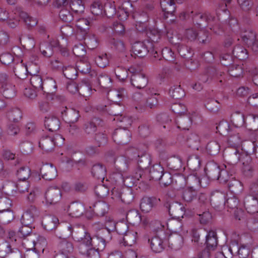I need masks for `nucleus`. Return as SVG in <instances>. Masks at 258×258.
I'll list each match as a JSON object with an SVG mask.
<instances>
[{
	"label": "nucleus",
	"instance_id": "1",
	"mask_svg": "<svg viewBox=\"0 0 258 258\" xmlns=\"http://www.w3.org/2000/svg\"><path fill=\"white\" fill-rule=\"evenodd\" d=\"M77 229V230L74 233V239L80 242L78 246L80 253L87 257L98 255L99 251L91 245V237L90 235L83 227Z\"/></svg>",
	"mask_w": 258,
	"mask_h": 258
},
{
	"label": "nucleus",
	"instance_id": "2",
	"mask_svg": "<svg viewBox=\"0 0 258 258\" xmlns=\"http://www.w3.org/2000/svg\"><path fill=\"white\" fill-rule=\"evenodd\" d=\"M179 17L182 20H185L191 17L193 19L194 23L195 25H197V27L199 28L207 26L206 24H204L202 22H205V23L210 26H214L218 24L219 20L218 17H215L210 13L194 14L193 11H191L190 12H182L180 13Z\"/></svg>",
	"mask_w": 258,
	"mask_h": 258
},
{
	"label": "nucleus",
	"instance_id": "3",
	"mask_svg": "<svg viewBox=\"0 0 258 258\" xmlns=\"http://www.w3.org/2000/svg\"><path fill=\"white\" fill-rule=\"evenodd\" d=\"M156 34L153 36H150L149 40L144 42H136L133 45L132 48L135 55L139 57H144L149 52H153L154 51V44L153 42H158L160 39L161 35L158 32H156Z\"/></svg>",
	"mask_w": 258,
	"mask_h": 258
},
{
	"label": "nucleus",
	"instance_id": "4",
	"mask_svg": "<svg viewBox=\"0 0 258 258\" xmlns=\"http://www.w3.org/2000/svg\"><path fill=\"white\" fill-rule=\"evenodd\" d=\"M26 51V50H22L21 48L17 49V63L19 62V61H20L21 71L30 74L31 77L30 81L31 85L35 89L40 90L41 89L43 88L42 84L43 81H42L41 77L36 74V73L38 72V71L37 69L35 72H32L31 70L34 66L31 64L29 67V69L30 70V72H29L27 66L23 63V60L22 59V57L24 54H25Z\"/></svg>",
	"mask_w": 258,
	"mask_h": 258
},
{
	"label": "nucleus",
	"instance_id": "5",
	"mask_svg": "<svg viewBox=\"0 0 258 258\" xmlns=\"http://www.w3.org/2000/svg\"><path fill=\"white\" fill-rule=\"evenodd\" d=\"M64 139L59 134H56L53 137L46 136L40 139L39 147L45 152L52 151L55 146H60L63 143Z\"/></svg>",
	"mask_w": 258,
	"mask_h": 258
},
{
	"label": "nucleus",
	"instance_id": "6",
	"mask_svg": "<svg viewBox=\"0 0 258 258\" xmlns=\"http://www.w3.org/2000/svg\"><path fill=\"white\" fill-rule=\"evenodd\" d=\"M142 175V170H137L133 174L126 176L125 178H123L121 174H114L113 178L115 179L116 183L123 182L124 185L126 187H132L140 180Z\"/></svg>",
	"mask_w": 258,
	"mask_h": 258
},
{
	"label": "nucleus",
	"instance_id": "7",
	"mask_svg": "<svg viewBox=\"0 0 258 258\" xmlns=\"http://www.w3.org/2000/svg\"><path fill=\"white\" fill-rule=\"evenodd\" d=\"M61 191L57 187H50L45 191L42 203L46 206L57 204L61 199Z\"/></svg>",
	"mask_w": 258,
	"mask_h": 258
},
{
	"label": "nucleus",
	"instance_id": "8",
	"mask_svg": "<svg viewBox=\"0 0 258 258\" xmlns=\"http://www.w3.org/2000/svg\"><path fill=\"white\" fill-rule=\"evenodd\" d=\"M133 19L136 21V29L139 31H146L148 27L147 22L148 21V16L146 12L137 11L133 15Z\"/></svg>",
	"mask_w": 258,
	"mask_h": 258
},
{
	"label": "nucleus",
	"instance_id": "9",
	"mask_svg": "<svg viewBox=\"0 0 258 258\" xmlns=\"http://www.w3.org/2000/svg\"><path fill=\"white\" fill-rule=\"evenodd\" d=\"M7 20V23L9 27L12 28H15L16 27V12L15 9L11 11L9 9L7 12L6 10L0 8V21Z\"/></svg>",
	"mask_w": 258,
	"mask_h": 258
},
{
	"label": "nucleus",
	"instance_id": "10",
	"mask_svg": "<svg viewBox=\"0 0 258 258\" xmlns=\"http://www.w3.org/2000/svg\"><path fill=\"white\" fill-rule=\"evenodd\" d=\"M128 71L133 74L131 77V82L133 86L138 89L146 87L148 83V79L145 75L134 72L133 68L129 69Z\"/></svg>",
	"mask_w": 258,
	"mask_h": 258
},
{
	"label": "nucleus",
	"instance_id": "11",
	"mask_svg": "<svg viewBox=\"0 0 258 258\" xmlns=\"http://www.w3.org/2000/svg\"><path fill=\"white\" fill-rule=\"evenodd\" d=\"M36 234L31 233L28 236L19 240L18 243L20 244L19 248L21 252H22L23 250H34V242L36 241Z\"/></svg>",
	"mask_w": 258,
	"mask_h": 258
},
{
	"label": "nucleus",
	"instance_id": "12",
	"mask_svg": "<svg viewBox=\"0 0 258 258\" xmlns=\"http://www.w3.org/2000/svg\"><path fill=\"white\" fill-rule=\"evenodd\" d=\"M131 134L130 132L125 129H116L113 134L114 142L118 144L124 145L130 140Z\"/></svg>",
	"mask_w": 258,
	"mask_h": 258
},
{
	"label": "nucleus",
	"instance_id": "13",
	"mask_svg": "<svg viewBox=\"0 0 258 258\" xmlns=\"http://www.w3.org/2000/svg\"><path fill=\"white\" fill-rule=\"evenodd\" d=\"M244 206L248 213L253 214L257 211L258 198L247 195L244 200Z\"/></svg>",
	"mask_w": 258,
	"mask_h": 258
},
{
	"label": "nucleus",
	"instance_id": "14",
	"mask_svg": "<svg viewBox=\"0 0 258 258\" xmlns=\"http://www.w3.org/2000/svg\"><path fill=\"white\" fill-rule=\"evenodd\" d=\"M40 173L43 178L47 180H51L57 175L56 169L52 164L43 165L40 169Z\"/></svg>",
	"mask_w": 258,
	"mask_h": 258
},
{
	"label": "nucleus",
	"instance_id": "15",
	"mask_svg": "<svg viewBox=\"0 0 258 258\" xmlns=\"http://www.w3.org/2000/svg\"><path fill=\"white\" fill-rule=\"evenodd\" d=\"M63 116H65V119L69 123L74 124L78 121L80 115L79 111L73 109L65 108L61 111Z\"/></svg>",
	"mask_w": 258,
	"mask_h": 258
},
{
	"label": "nucleus",
	"instance_id": "16",
	"mask_svg": "<svg viewBox=\"0 0 258 258\" xmlns=\"http://www.w3.org/2000/svg\"><path fill=\"white\" fill-rule=\"evenodd\" d=\"M126 95V92L123 88L112 89L108 92L107 94L108 99L116 103L120 102Z\"/></svg>",
	"mask_w": 258,
	"mask_h": 258
},
{
	"label": "nucleus",
	"instance_id": "17",
	"mask_svg": "<svg viewBox=\"0 0 258 258\" xmlns=\"http://www.w3.org/2000/svg\"><path fill=\"white\" fill-rule=\"evenodd\" d=\"M43 88L40 90L44 93L53 94L56 91L57 85L55 81L52 78H47L44 79L42 84Z\"/></svg>",
	"mask_w": 258,
	"mask_h": 258
},
{
	"label": "nucleus",
	"instance_id": "18",
	"mask_svg": "<svg viewBox=\"0 0 258 258\" xmlns=\"http://www.w3.org/2000/svg\"><path fill=\"white\" fill-rule=\"evenodd\" d=\"M68 211L71 216L79 217L84 213L85 208L82 203L74 202L69 206Z\"/></svg>",
	"mask_w": 258,
	"mask_h": 258
},
{
	"label": "nucleus",
	"instance_id": "19",
	"mask_svg": "<svg viewBox=\"0 0 258 258\" xmlns=\"http://www.w3.org/2000/svg\"><path fill=\"white\" fill-rule=\"evenodd\" d=\"M157 200L155 198L144 197L140 203V208L145 213L150 212L156 205Z\"/></svg>",
	"mask_w": 258,
	"mask_h": 258
},
{
	"label": "nucleus",
	"instance_id": "20",
	"mask_svg": "<svg viewBox=\"0 0 258 258\" xmlns=\"http://www.w3.org/2000/svg\"><path fill=\"white\" fill-rule=\"evenodd\" d=\"M57 249L59 252L70 254L73 251L74 246L72 242L64 237L60 239L57 244Z\"/></svg>",
	"mask_w": 258,
	"mask_h": 258
},
{
	"label": "nucleus",
	"instance_id": "21",
	"mask_svg": "<svg viewBox=\"0 0 258 258\" xmlns=\"http://www.w3.org/2000/svg\"><path fill=\"white\" fill-rule=\"evenodd\" d=\"M244 70L243 64H233L229 66L228 72L230 76L237 78L243 77Z\"/></svg>",
	"mask_w": 258,
	"mask_h": 258
},
{
	"label": "nucleus",
	"instance_id": "22",
	"mask_svg": "<svg viewBox=\"0 0 258 258\" xmlns=\"http://www.w3.org/2000/svg\"><path fill=\"white\" fill-rule=\"evenodd\" d=\"M19 21H22L28 27H32L36 25L37 21L31 17H30L26 12L22 11L18 12Z\"/></svg>",
	"mask_w": 258,
	"mask_h": 258
},
{
	"label": "nucleus",
	"instance_id": "23",
	"mask_svg": "<svg viewBox=\"0 0 258 258\" xmlns=\"http://www.w3.org/2000/svg\"><path fill=\"white\" fill-rule=\"evenodd\" d=\"M224 194L216 190L211 193L210 201L212 206L217 207L224 202Z\"/></svg>",
	"mask_w": 258,
	"mask_h": 258
},
{
	"label": "nucleus",
	"instance_id": "24",
	"mask_svg": "<svg viewBox=\"0 0 258 258\" xmlns=\"http://www.w3.org/2000/svg\"><path fill=\"white\" fill-rule=\"evenodd\" d=\"M45 125L50 132L57 131L60 126L59 120L56 117L52 116L45 118Z\"/></svg>",
	"mask_w": 258,
	"mask_h": 258
},
{
	"label": "nucleus",
	"instance_id": "25",
	"mask_svg": "<svg viewBox=\"0 0 258 258\" xmlns=\"http://www.w3.org/2000/svg\"><path fill=\"white\" fill-rule=\"evenodd\" d=\"M7 116L9 119L8 123V134L11 136H15L16 135V122L15 121V113L13 111L8 112Z\"/></svg>",
	"mask_w": 258,
	"mask_h": 258
},
{
	"label": "nucleus",
	"instance_id": "26",
	"mask_svg": "<svg viewBox=\"0 0 258 258\" xmlns=\"http://www.w3.org/2000/svg\"><path fill=\"white\" fill-rule=\"evenodd\" d=\"M149 241H150L151 249L155 252H160L164 248L165 244L163 240L158 236L153 237Z\"/></svg>",
	"mask_w": 258,
	"mask_h": 258
},
{
	"label": "nucleus",
	"instance_id": "27",
	"mask_svg": "<svg viewBox=\"0 0 258 258\" xmlns=\"http://www.w3.org/2000/svg\"><path fill=\"white\" fill-rule=\"evenodd\" d=\"M132 7V4L130 2L123 3L117 13L118 18L121 21L126 20L128 17L130 9Z\"/></svg>",
	"mask_w": 258,
	"mask_h": 258
},
{
	"label": "nucleus",
	"instance_id": "28",
	"mask_svg": "<svg viewBox=\"0 0 258 258\" xmlns=\"http://www.w3.org/2000/svg\"><path fill=\"white\" fill-rule=\"evenodd\" d=\"M167 225L168 229L173 233L181 235L186 232V231H182V223L179 221L175 220H169Z\"/></svg>",
	"mask_w": 258,
	"mask_h": 258
},
{
	"label": "nucleus",
	"instance_id": "29",
	"mask_svg": "<svg viewBox=\"0 0 258 258\" xmlns=\"http://www.w3.org/2000/svg\"><path fill=\"white\" fill-rule=\"evenodd\" d=\"M46 230L50 231L56 228L59 224L58 219L52 215L47 216L43 222Z\"/></svg>",
	"mask_w": 258,
	"mask_h": 258
},
{
	"label": "nucleus",
	"instance_id": "30",
	"mask_svg": "<svg viewBox=\"0 0 258 258\" xmlns=\"http://www.w3.org/2000/svg\"><path fill=\"white\" fill-rule=\"evenodd\" d=\"M206 244L208 249H214L216 247L217 237L216 232L214 230H210L206 236Z\"/></svg>",
	"mask_w": 258,
	"mask_h": 258
},
{
	"label": "nucleus",
	"instance_id": "31",
	"mask_svg": "<svg viewBox=\"0 0 258 258\" xmlns=\"http://www.w3.org/2000/svg\"><path fill=\"white\" fill-rule=\"evenodd\" d=\"M184 208L178 203L173 204L170 206L169 212L170 214L176 218L183 217L184 214Z\"/></svg>",
	"mask_w": 258,
	"mask_h": 258
},
{
	"label": "nucleus",
	"instance_id": "32",
	"mask_svg": "<svg viewBox=\"0 0 258 258\" xmlns=\"http://www.w3.org/2000/svg\"><path fill=\"white\" fill-rule=\"evenodd\" d=\"M138 233L133 230H128L123 235V240L124 244L131 246L136 243Z\"/></svg>",
	"mask_w": 258,
	"mask_h": 258
},
{
	"label": "nucleus",
	"instance_id": "33",
	"mask_svg": "<svg viewBox=\"0 0 258 258\" xmlns=\"http://www.w3.org/2000/svg\"><path fill=\"white\" fill-rule=\"evenodd\" d=\"M192 121L191 118L187 114H186L183 117L178 118L176 123L178 128L185 130H188L192 124Z\"/></svg>",
	"mask_w": 258,
	"mask_h": 258
},
{
	"label": "nucleus",
	"instance_id": "34",
	"mask_svg": "<svg viewBox=\"0 0 258 258\" xmlns=\"http://www.w3.org/2000/svg\"><path fill=\"white\" fill-rule=\"evenodd\" d=\"M163 168L159 164L154 165L150 169V179L158 180L163 173Z\"/></svg>",
	"mask_w": 258,
	"mask_h": 258
},
{
	"label": "nucleus",
	"instance_id": "35",
	"mask_svg": "<svg viewBox=\"0 0 258 258\" xmlns=\"http://www.w3.org/2000/svg\"><path fill=\"white\" fill-rule=\"evenodd\" d=\"M108 205L102 201L96 202L93 206L94 212L100 216H104L108 211Z\"/></svg>",
	"mask_w": 258,
	"mask_h": 258
},
{
	"label": "nucleus",
	"instance_id": "36",
	"mask_svg": "<svg viewBox=\"0 0 258 258\" xmlns=\"http://www.w3.org/2000/svg\"><path fill=\"white\" fill-rule=\"evenodd\" d=\"M160 5L162 11L167 14L172 15L175 11L174 0H160Z\"/></svg>",
	"mask_w": 258,
	"mask_h": 258
},
{
	"label": "nucleus",
	"instance_id": "37",
	"mask_svg": "<svg viewBox=\"0 0 258 258\" xmlns=\"http://www.w3.org/2000/svg\"><path fill=\"white\" fill-rule=\"evenodd\" d=\"M109 224L112 225V230L115 229L116 232L120 235H123L129 230L127 224L124 222H119L115 224L113 222L108 221L106 222V226H107Z\"/></svg>",
	"mask_w": 258,
	"mask_h": 258
},
{
	"label": "nucleus",
	"instance_id": "38",
	"mask_svg": "<svg viewBox=\"0 0 258 258\" xmlns=\"http://www.w3.org/2000/svg\"><path fill=\"white\" fill-rule=\"evenodd\" d=\"M242 41L248 46L253 43L256 39V34L251 30L243 32L241 34Z\"/></svg>",
	"mask_w": 258,
	"mask_h": 258
},
{
	"label": "nucleus",
	"instance_id": "39",
	"mask_svg": "<svg viewBox=\"0 0 258 258\" xmlns=\"http://www.w3.org/2000/svg\"><path fill=\"white\" fill-rule=\"evenodd\" d=\"M92 174L98 179H103L105 175V168L101 164L94 165L92 168Z\"/></svg>",
	"mask_w": 258,
	"mask_h": 258
},
{
	"label": "nucleus",
	"instance_id": "40",
	"mask_svg": "<svg viewBox=\"0 0 258 258\" xmlns=\"http://www.w3.org/2000/svg\"><path fill=\"white\" fill-rule=\"evenodd\" d=\"M126 219L133 225H138L141 222L142 218L136 210H131L126 214Z\"/></svg>",
	"mask_w": 258,
	"mask_h": 258
},
{
	"label": "nucleus",
	"instance_id": "41",
	"mask_svg": "<svg viewBox=\"0 0 258 258\" xmlns=\"http://www.w3.org/2000/svg\"><path fill=\"white\" fill-rule=\"evenodd\" d=\"M93 91H95V90H92L90 85L87 83L82 82L79 85V93L86 98L91 96Z\"/></svg>",
	"mask_w": 258,
	"mask_h": 258
},
{
	"label": "nucleus",
	"instance_id": "42",
	"mask_svg": "<svg viewBox=\"0 0 258 258\" xmlns=\"http://www.w3.org/2000/svg\"><path fill=\"white\" fill-rule=\"evenodd\" d=\"M91 245L96 248L98 251H102L106 245L105 240L97 235L94 237L93 239L91 238Z\"/></svg>",
	"mask_w": 258,
	"mask_h": 258
},
{
	"label": "nucleus",
	"instance_id": "43",
	"mask_svg": "<svg viewBox=\"0 0 258 258\" xmlns=\"http://www.w3.org/2000/svg\"><path fill=\"white\" fill-rule=\"evenodd\" d=\"M233 53L240 60H245L248 57L247 50L241 45L236 46L233 50Z\"/></svg>",
	"mask_w": 258,
	"mask_h": 258
},
{
	"label": "nucleus",
	"instance_id": "44",
	"mask_svg": "<svg viewBox=\"0 0 258 258\" xmlns=\"http://www.w3.org/2000/svg\"><path fill=\"white\" fill-rule=\"evenodd\" d=\"M69 5L76 13H82L84 11L85 6L82 0H70Z\"/></svg>",
	"mask_w": 258,
	"mask_h": 258
},
{
	"label": "nucleus",
	"instance_id": "45",
	"mask_svg": "<svg viewBox=\"0 0 258 258\" xmlns=\"http://www.w3.org/2000/svg\"><path fill=\"white\" fill-rule=\"evenodd\" d=\"M36 241L34 242V250L39 252L44 251L45 247L47 245V241L45 237L36 234Z\"/></svg>",
	"mask_w": 258,
	"mask_h": 258
},
{
	"label": "nucleus",
	"instance_id": "46",
	"mask_svg": "<svg viewBox=\"0 0 258 258\" xmlns=\"http://www.w3.org/2000/svg\"><path fill=\"white\" fill-rule=\"evenodd\" d=\"M3 96L6 98H13L15 95V86L10 83L8 84L5 88L1 89Z\"/></svg>",
	"mask_w": 258,
	"mask_h": 258
},
{
	"label": "nucleus",
	"instance_id": "47",
	"mask_svg": "<svg viewBox=\"0 0 258 258\" xmlns=\"http://www.w3.org/2000/svg\"><path fill=\"white\" fill-rule=\"evenodd\" d=\"M108 18H111L116 14V10L114 3L108 2L103 7V13Z\"/></svg>",
	"mask_w": 258,
	"mask_h": 258
},
{
	"label": "nucleus",
	"instance_id": "48",
	"mask_svg": "<svg viewBox=\"0 0 258 258\" xmlns=\"http://www.w3.org/2000/svg\"><path fill=\"white\" fill-rule=\"evenodd\" d=\"M196 195V190L192 187H188L183 190L182 198L185 202L190 203L195 199Z\"/></svg>",
	"mask_w": 258,
	"mask_h": 258
},
{
	"label": "nucleus",
	"instance_id": "49",
	"mask_svg": "<svg viewBox=\"0 0 258 258\" xmlns=\"http://www.w3.org/2000/svg\"><path fill=\"white\" fill-rule=\"evenodd\" d=\"M206 174L212 180L219 179L220 167L217 165H213L210 169H206Z\"/></svg>",
	"mask_w": 258,
	"mask_h": 258
},
{
	"label": "nucleus",
	"instance_id": "50",
	"mask_svg": "<svg viewBox=\"0 0 258 258\" xmlns=\"http://www.w3.org/2000/svg\"><path fill=\"white\" fill-rule=\"evenodd\" d=\"M187 164L190 169L196 170L200 167L201 160L198 156H191L188 158Z\"/></svg>",
	"mask_w": 258,
	"mask_h": 258
},
{
	"label": "nucleus",
	"instance_id": "51",
	"mask_svg": "<svg viewBox=\"0 0 258 258\" xmlns=\"http://www.w3.org/2000/svg\"><path fill=\"white\" fill-rule=\"evenodd\" d=\"M216 128L218 132L223 136H229L230 133V125L227 121H221L216 127Z\"/></svg>",
	"mask_w": 258,
	"mask_h": 258
},
{
	"label": "nucleus",
	"instance_id": "52",
	"mask_svg": "<svg viewBox=\"0 0 258 258\" xmlns=\"http://www.w3.org/2000/svg\"><path fill=\"white\" fill-rule=\"evenodd\" d=\"M169 93L172 98L175 99H180L184 96V92L180 86H174L171 87Z\"/></svg>",
	"mask_w": 258,
	"mask_h": 258
},
{
	"label": "nucleus",
	"instance_id": "53",
	"mask_svg": "<svg viewBox=\"0 0 258 258\" xmlns=\"http://www.w3.org/2000/svg\"><path fill=\"white\" fill-rule=\"evenodd\" d=\"M91 11L92 13L96 16H100L103 14V6L102 3L99 1H95L91 6Z\"/></svg>",
	"mask_w": 258,
	"mask_h": 258
},
{
	"label": "nucleus",
	"instance_id": "54",
	"mask_svg": "<svg viewBox=\"0 0 258 258\" xmlns=\"http://www.w3.org/2000/svg\"><path fill=\"white\" fill-rule=\"evenodd\" d=\"M30 175V170L27 167H22L17 170L18 180H27Z\"/></svg>",
	"mask_w": 258,
	"mask_h": 258
},
{
	"label": "nucleus",
	"instance_id": "55",
	"mask_svg": "<svg viewBox=\"0 0 258 258\" xmlns=\"http://www.w3.org/2000/svg\"><path fill=\"white\" fill-rule=\"evenodd\" d=\"M206 149L209 154L215 155L218 153L220 150V145L216 141H211L208 144Z\"/></svg>",
	"mask_w": 258,
	"mask_h": 258
},
{
	"label": "nucleus",
	"instance_id": "56",
	"mask_svg": "<svg viewBox=\"0 0 258 258\" xmlns=\"http://www.w3.org/2000/svg\"><path fill=\"white\" fill-rule=\"evenodd\" d=\"M90 22L85 18H80L76 21V26L82 32H86L89 29Z\"/></svg>",
	"mask_w": 258,
	"mask_h": 258
},
{
	"label": "nucleus",
	"instance_id": "57",
	"mask_svg": "<svg viewBox=\"0 0 258 258\" xmlns=\"http://www.w3.org/2000/svg\"><path fill=\"white\" fill-rule=\"evenodd\" d=\"M95 62L99 67L105 68L109 63V58L107 55L105 53L97 56L95 58Z\"/></svg>",
	"mask_w": 258,
	"mask_h": 258
},
{
	"label": "nucleus",
	"instance_id": "58",
	"mask_svg": "<svg viewBox=\"0 0 258 258\" xmlns=\"http://www.w3.org/2000/svg\"><path fill=\"white\" fill-rule=\"evenodd\" d=\"M128 160L124 157H121L117 159L115 162L118 170L121 172H124L127 170L128 167Z\"/></svg>",
	"mask_w": 258,
	"mask_h": 258
},
{
	"label": "nucleus",
	"instance_id": "59",
	"mask_svg": "<svg viewBox=\"0 0 258 258\" xmlns=\"http://www.w3.org/2000/svg\"><path fill=\"white\" fill-rule=\"evenodd\" d=\"M171 108L173 112L180 115L185 113L187 111L186 107L181 103H173Z\"/></svg>",
	"mask_w": 258,
	"mask_h": 258
},
{
	"label": "nucleus",
	"instance_id": "60",
	"mask_svg": "<svg viewBox=\"0 0 258 258\" xmlns=\"http://www.w3.org/2000/svg\"><path fill=\"white\" fill-rule=\"evenodd\" d=\"M134 196L129 189L122 190V197L120 199V202L123 203L125 204H130L133 200Z\"/></svg>",
	"mask_w": 258,
	"mask_h": 258
},
{
	"label": "nucleus",
	"instance_id": "61",
	"mask_svg": "<svg viewBox=\"0 0 258 258\" xmlns=\"http://www.w3.org/2000/svg\"><path fill=\"white\" fill-rule=\"evenodd\" d=\"M198 35V31L195 27L186 29L184 33V36L190 41L196 40Z\"/></svg>",
	"mask_w": 258,
	"mask_h": 258
},
{
	"label": "nucleus",
	"instance_id": "62",
	"mask_svg": "<svg viewBox=\"0 0 258 258\" xmlns=\"http://www.w3.org/2000/svg\"><path fill=\"white\" fill-rule=\"evenodd\" d=\"M99 84L103 88H107L111 84V78L106 74H101L98 77Z\"/></svg>",
	"mask_w": 258,
	"mask_h": 258
},
{
	"label": "nucleus",
	"instance_id": "63",
	"mask_svg": "<svg viewBox=\"0 0 258 258\" xmlns=\"http://www.w3.org/2000/svg\"><path fill=\"white\" fill-rule=\"evenodd\" d=\"M30 231L29 225H23L17 231V241L29 235Z\"/></svg>",
	"mask_w": 258,
	"mask_h": 258
},
{
	"label": "nucleus",
	"instance_id": "64",
	"mask_svg": "<svg viewBox=\"0 0 258 258\" xmlns=\"http://www.w3.org/2000/svg\"><path fill=\"white\" fill-rule=\"evenodd\" d=\"M248 121L251 129L254 131L258 130V115L250 114L248 116Z\"/></svg>",
	"mask_w": 258,
	"mask_h": 258
}]
</instances>
